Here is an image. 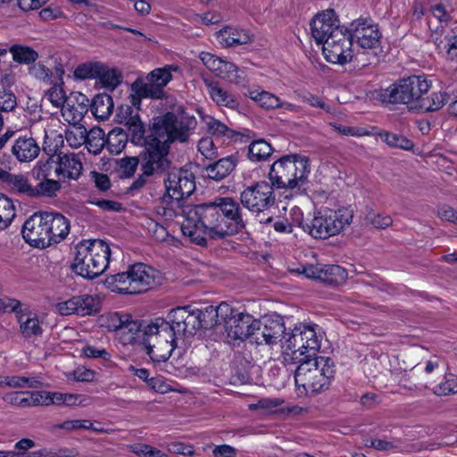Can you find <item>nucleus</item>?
<instances>
[{
  "label": "nucleus",
  "instance_id": "obj_48",
  "mask_svg": "<svg viewBox=\"0 0 457 457\" xmlns=\"http://www.w3.org/2000/svg\"><path fill=\"white\" fill-rule=\"evenodd\" d=\"M30 391H12L4 395L3 401L17 408L32 407L30 400Z\"/></svg>",
  "mask_w": 457,
  "mask_h": 457
},
{
  "label": "nucleus",
  "instance_id": "obj_52",
  "mask_svg": "<svg viewBox=\"0 0 457 457\" xmlns=\"http://www.w3.org/2000/svg\"><path fill=\"white\" fill-rule=\"evenodd\" d=\"M15 217V207L12 202L0 194V229L5 228Z\"/></svg>",
  "mask_w": 457,
  "mask_h": 457
},
{
  "label": "nucleus",
  "instance_id": "obj_33",
  "mask_svg": "<svg viewBox=\"0 0 457 457\" xmlns=\"http://www.w3.org/2000/svg\"><path fill=\"white\" fill-rule=\"evenodd\" d=\"M245 96L266 110H274L279 104V97L273 93L253 87L245 93Z\"/></svg>",
  "mask_w": 457,
  "mask_h": 457
},
{
  "label": "nucleus",
  "instance_id": "obj_62",
  "mask_svg": "<svg viewBox=\"0 0 457 457\" xmlns=\"http://www.w3.org/2000/svg\"><path fill=\"white\" fill-rule=\"evenodd\" d=\"M53 395L51 391H30L32 407L53 405Z\"/></svg>",
  "mask_w": 457,
  "mask_h": 457
},
{
  "label": "nucleus",
  "instance_id": "obj_26",
  "mask_svg": "<svg viewBox=\"0 0 457 457\" xmlns=\"http://www.w3.org/2000/svg\"><path fill=\"white\" fill-rule=\"evenodd\" d=\"M253 39V35L247 29L235 27H226L217 33V40L225 47L246 45Z\"/></svg>",
  "mask_w": 457,
  "mask_h": 457
},
{
  "label": "nucleus",
  "instance_id": "obj_53",
  "mask_svg": "<svg viewBox=\"0 0 457 457\" xmlns=\"http://www.w3.org/2000/svg\"><path fill=\"white\" fill-rule=\"evenodd\" d=\"M208 132L217 137L232 138L234 131L227 127L224 123L212 117L205 121Z\"/></svg>",
  "mask_w": 457,
  "mask_h": 457
},
{
  "label": "nucleus",
  "instance_id": "obj_17",
  "mask_svg": "<svg viewBox=\"0 0 457 457\" xmlns=\"http://www.w3.org/2000/svg\"><path fill=\"white\" fill-rule=\"evenodd\" d=\"M46 218L45 212H36L23 224L22 237L31 246L46 248L49 246V235L47 234Z\"/></svg>",
  "mask_w": 457,
  "mask_h": 457
},
{
  "label": "nucleus",
  "instance_id": "obj_23",
  "mask_svg": "<svg viewBox=\"0 0 457 457\" xmlns=\"http://www.w3.org/2000/svg\"><path fill=\"white\" fill-rule=\"evenodd\" d=\"M55 175L77 180L82 172L83 165L79 155L75 154H58L55 156Z\"/></svg>",
  "mask_w": 457,
  "mask_h": 457
},
{
  "label": "nucleus",
  "instance_id": "obj_12",
  "mask_svg": "<svg viewBox=\"0 0 457 457\" xmlns=\"http://www.w3.org/2000/svg\"><path fill=\"white\" fill-rule=\"evenodd\" d=\"M324 58L330 63L345 64L353 60V37L345 28L336 30L329 39L322 45Z\"/></svg>",
  "mask_w": 457,
  "mask_h": 457
},
{
  "label": "nucleus",
  "instance_id": "obj_29",
  "mask_svg": "<svg viewBox=\"0 0 457 457\" xmlns=\"http://www.w3.org/2000/svg\"><path fill=\"white\" fill-rule=\"evenodd\" d=\"M405 79L399 80L386 89L380 95L384 103L409 104L411 109V101Z\"/></svg>",
  "mask_w": 457,
  "mask_h": 457
},
{
  "label": "nucleus",
  "instance_id": "obj_19",
  "mask_svg": "<svg viewBox=\"0 0 457 457\" xmlns=\"http://www.w3.org/2000/svg\"><path fill=\"white\" fill-rule=\"evenodd\" d=\"M200 59L208 70L220 79L236 85L244 83V71H240L234 63L204 52L200 54Z\"/></svg>",
  "mask_w": 457,
  "mask_h": 457
},
{
  "label": "nucleus",
  "instance_id": "obj_57",
  "mask_svg": "<svg viewBox=\"0 0 457 457\" xmlns=\"http://www.w3.org/2000/svg\"><path fill=\"white\" fill-rule=\"evenodd\" d=\"M370 445L378 451H386L389 453L402 452V445L400 440H386L382 438H375L371 440Z\"/></svg>",
  "mask_w": 457,
  "mask_h": 457
},
{
  "label": "nucleus",
  "instance_id": "obj_1",
  "mask_svg": "<svg viewBox=\"0 0 457 457\" xmlns=\"http://www.w3.org/2000/svg\"><path fill=\"white\" fill-rule=\"evenodd\" d=\"M200 321V329L211 331L208 335L214 340L226 337L228 340L249 338L258 345H275L284 332V323L279 318L268 319L262 325L253 316L233 309L228 303H221L204 310H195Z\"/></svg>",
  "mask_w": 457,
  "mask_h": 457
},
{
  "label": "nucleus",
  "instance_id": "obj_60",
  "mask_svg": "<svg viewBox=\"0 0 457 457\" xmlns=\"http://www.w3.org/2000/svg\"><path fill=\"white\" fill-rule=\"evenodd\" d=\"M148 386L156 393L167 394L169 392L184 393L183 389L172 388L167 381L162 377L151 378L147 380Z\"/></svg>",
  "mask_w": 457,
  "mask_h": 457
},
{
  "label": "nucleus",
  "instance_id": "obj_4",
  "mask_svg": "<svg viewBox=\"0 0 457 457\" xmlns=\"http://www.w3.org/2000/svg\"><path fill=\"white\" fill-rule=\"evenodd\" d=\"M322 329L314 323H298L278 338L275 345L279 344L286 362L303 361L315 356L321 347L323 340Z\"/></svg>",
  "mask_w": 457,
  "mask_h": 457
},
{
  "label": "nucleus",
  "instance_id": "obj_14",
  "mask_svg": "<svg viewBox=\"0 0 457 457\" xmlns=\"http://www.w3.org/2000/svg\"><path fill=\"white\" fill-rule=\"evenodd\" d=\"M177 70L178 67L173 65L155 69L148 75L150 84L134 83L132 85V90L135 91L136 95L132 96V104H138L140 97H158V93L154 90V87H165L171 80V71Z\"/></svg>",
  "mask_w": 457,
  "mask_h": 457
},
{
  "label": "nucleus",
  "instance_id": "obj_40",
  "mask_svg": "<svg viewBox=\"0 0 457 457\" xmlns=\"http://www.w3.org/2000/svg\"><path fill=\"white\" fill-rule=\"evenodd\" d=\"M104 132L100 128H93L88 132L87 131L86 136V147L89 153L94 154H99L105 145Z\"/></svg>",
  "mask_w": 457,
  "mask_h": 457
},
{
  "label": "nucleus",
  "instance_id": "obj_61",
  "mask_svg": "<svg viewBox=\"0 0 457 457\" xmlns=\"http://www.w3.org/2000/svg\"><path fill=\"white\" fill-rule=\"evenodd\" d=\"M197 148L199 153L206 159L212 160L217 157V148L212 137H206L201 138L198 142Z\"/></svg>",
  "mask_w": 457,
  "mask_h": 457
},
{
  "label": "nucleus",
  "instance_id": "obj_30",
  "mask_svg": "<svg viewBox=\"0 0 457 457\" xmlns=\"http://www.w3.org/2000/svg\"><path fill=\"white\" fill-rule=\"evenodd\" d=\"M456 2L454 0H439L430 6L429 12L431 15L437 20L440 23V28H436L435 30H438L442 33L444 29H448L446 26L452 20V13L456 9ZM434 29H431V31Z\"/></svg>",
  "mask_w": 457,
  "mask_h": 457
},
{
  "label": "nucleus",
  "instance_id": "obj_18",
  "mask_svg": "<svg viewBox=\"0 0 457 457\" xmlns=\"http://www.w3.org/2000/svg\"><path fill=\"white\" fill-rule=\"evenodd\" d=\"M169 151L170 146L165 142H159L154 138L141 163V170L144 174L153 176L165 170L170 163L167 158Z\"/></svg>",
  "mask_w": 457,
  "mask_h": 457
},
{
  "label": "nucleus",
  "instance_id": "obj_7",
  "mask_svg": "<svg viewBox=\"0 0 457 457\" xmlns=\"http://www.w3.org/2000/svg\"><path fill=\"white\" fill-rule=\"evenodd\" d=\"M162 275L155 269L144 263H136L127 271L106 278V285L113 292L141 294L161 282Z\"/></svg>",
  "mask_w": 457,
  "mask_h": 457
},
{
  "label": "nucleus",
  "instance_id": "obj_35",
  "mask_svg": "<svg viewBox=\"0 0 457 457\" xmlns=\"http://www.w3.org/2000/svg\"><path fill=\"white\" fill-rule=\"evenodd\" d=\"M92 114L100 120H107L113 110V101L111 96L106 94L96 95L91 103Z\"/></svg>",
  "mask_w": 457,
  "mask_h": 457
},
{
  "label": "nucleus",
  "instance_id": "obj_44",
  "mask_svg": "<svg viewBox=\"0 0 457 457\" xmlns=\"http://www.w3.org/2000/svg\"><path fill=\"white\" fill-rule=\"evenodd\" d=\"M6 386L37 389L43 386V381L39 377L6 376Z\"/></svg>",
  "mask_w": 457,
  "mask_h": 457
},
{
  "label": "nucleus",
  "instance_id": "obj_43",
  "mask_svg": "<svg viewBox=\"0 0 457 457\" xmlns=\"http://www.w3.org/2000/svg\"><path fill=\"white\" fill-rule=\"evenodd\" d=\"M61 189L59 181L53 179H42V180L33 187L32 197H54Z\"/></svg>",
  "mask_w": 457,
  "mask_h": 457
},
{
  "label": "nucleus",
  "instance_id": "obj_16",
  "mask_svg": "<svg viewBox=\"0 0 457 457\" xmlns=\"http://www.w3.org/2000/svg\"><path fill=\"white\" fill-rule=\"evenodd\" d=\"M54 309L56 312L63 316L71 314L91 315L98 311L99 300L96 295L83 294L57 302Z\"/></svg>",
  "mask_w": 457,
  "mask_h": 457
},
{
  "label": "nucleus",
  "instance_id": "obj_54",
  "mask_svg": "<svg viewBox=\"0 0 457 457\" xmlns=\"http://www.w3.org/2000/svg\"><path fill=\"white\" fill-rule=\"evenodd\" d=\"M129 314L128 313L120 312L109 313L103 317V320H104V326H105L109 330L116 331L119 334L124 322L129 320Z\"/></svg>",
  "mask_w": 457,
  "mask_h": 457
},
{
  "label": "nucleus",
  "instance_id": "obj_41",
  "mask_svg": "<svg viewBox=\"0 0 457 457\" xmlns=\"http://www.w3.org/2000/svg\"><path fill=\"white\" fill-rule=\"evenodd\" d=\"M100 83L108 90H114L121 82V75L118 70L114 68H108L102 63V69L97 75Z\"/></svg>",
  "mask_w": 457,
  "mask_h": 457
},
{
  "label": "nucleus",
  "instance_id": "obj_58",
  "mask_svg": "<svg viewBox=\"0 0 457 457\" xmlns=\"http://www.w3.org/2000/svg\"><path fill=\"white\" fill-rule=\"evenodd\" d=\"M131 451L139 457H169L167 453L145 444L134 445Z\"/></svg>",
  "mask_w": 457,
  "mask_h": 457
},
{
  "label": "nucleus",
  "instance_id": "obj_59",
  "mask_svg": "<svg viewBox=\"0 0 457 457\" xmlns=\"http://www.w3.org/2000/svg\"><path fill=\"white\" fill-rule=\"evenodd\" d=\"M434 393L437 395H448L457 393V377L450 375L445 380L438 384L434 388Z\"/></svg>",
  "mask_w": 457,
  "mask_h": 457
},
{
  "label": "nucleus",
  "instance_id": "obj_45",
  "mask_svg": "<svg viewBox=\"0 0 457 457\" xmlns=\"http://www.w3.org/2000/svg\"><path fill=\"white\" fill-rule=\"evenodd\" d=\"M7 186L15 193L29 197H32L33 195V186L29 182L28 178L22 174H12V176L9 177Z\"/></svg>",
  "mask_w": 457,
  "mask_h": 457
},
{
  "label": "nucleus",
  "instance_id": "obj_34",
  "mask_svg": "<svg viewBox=\"0 0 457 457\" xmlns=\"http://www.w3.org/2000/svg\"><path fill=\"white\" fill-rule=\"evenodd\" d=\"M408 91L411 101V105L418 104L420 99L427 94L431 87V83L425 76H411L405 79Z\"/></svg>",
  "mask_w": 457,
  "mask_h": 457
},
{
  "label": "nucleus",
  "instance_id": "obj_13",
  "mask_svg": "<svg viewBox=\"0 0 457 457\" xmlns=\"http://www.w3.org/2000/svg\"><path fill=\"white\" fill-rule=\"evenodd\" d=\"M271 183L259 181L246 187L241 193L242 204L253 212H262L275 204V194Z\"/></svg>",
  "mask_w": 457,
  "mask_h": 457
},
{
  "label": "nucleus",
  "instance_id": "obj_27",
  "mask_svg": "<svg viewBox=\"0 0 457 457\" xmlns=\"http://www.w3.org/2000/svg\"><path fill=\"white\" fill-rule=\"evenodd\" d=\"M205 86L209 96L217 105L233 110L238 108L239 102L236 96L223 88L218 82L205 80Z\"/></svg>",
  "mask_w": 457,
  "mask_h": 457
},
{
  "label": "nucleus",
  "instance_id": "obj_32",
  "mask_svg": "<svg viewBox=\"0 0 457 457\" xmlns=\"http://www.w3.org/2000/svg\"><path fill=\"white\" fill-rule=\"evenodd\" d=\"M449 96L445 92H433L420 99L418 104L411 105V110L419 112H436L440 110L448 101Z\"/></svg>",
  "mask_w": 457,
  "mask_h": 457
},
{
  "label": "nucleus",
  "instance_id": "obj_24",
  "mask_svg": "<svg viewBox=\"0 0 457 457\" xmlns=\"http://www.w3.org/2000/svg\"><path fill=\"white\" fill-rule=\"evenodd\" d=\"M46 218L49 245L60 243L70 232V222L67 218L58 212H45Z\"/></svg>",
  "mask_w": 457,
  "mask_h": 457
},
{
  "label": "nucleus",
  "instance_id": "obj_46",
  "mask_svg": "<svg viewBox=\"0 0 457 457\" xmlns=\"http://www.w3.org/2000/svg\"><path fill=\"white\" fill-rule=\"evenodd\" d=\"M123 121L128 127L129 131L131 133L133 142L137 145L145 143V127L137 115H129V117H125Z\"/></svg>",
  "mask_w": 457,
  "mask_h": 457
},
{
  "label": "nucleus",
  "instance_id": "obj_49",
  "mask_svg": "<svg viewBox=\"0 0 457 457\" xmlns=\"http://www.w3.org/2000/svg\"><path fill=\"white\" fill-rule=\"evenodd\" d=\"M87 129L81 124L71 125L65 130V139L72 148H79L86 142Z\"/></svg>",
  "mask_w": 457,
  "mask_h": 457
},
{
  "label": "nucleus",
  "instance_id": "obj_2",
  "mask_svg": "<svg viewBox=\"0 0 457 457\" xmlns=\"http://www.w3.org/2000/svg\"><path fill=\"white\" fill-rule=\"evenodd\" d=\"M182 212V234L200 245H205L208 238L220 239L244 227L239 204L230 197L214 204L187 206Z\"/></svg>",
  "mask_w": 457,
  "mask_h": 457
},
{
  "label": "nucleus",
  "instance_id": "obj_6",
  "mask_svg": "<svg viewBox=\"0 0 457 457\" xmlns=\"http://www.w3.org/2000/svg\"><path fill=\"white\" fill-rule=\"evenodd\" d=\"M112 251L109 244L101 239H88L76 245L72 270L87 279L103 274L107 269Z\"/></svg>",
  "mask_w": 457,
  "mask_h": 457
},
{
  "label": "nucleus",
  "instance_id": "obj_22",
  "mask_svg": "<svg viewBox=\"0 0 457 457\" xmlns=\"http://www.w3.org/2000/svg\"><path fill=\"white\" fill-rule=\"evenodd\" d=\"M89 100L80 92L72 93L61 108L62 116L70 125H79L88 110Z\"/></svg>",
  "mask_w": 457,
  "mask_h": 457
},
{
  "label": "nucleus",
  "instance_id": "obj_8",
  "mask_svg": "<svg viewBox=\"0 0 457 457\" xmlns=\"http://www.w3.org/2000/svg\"><path fill=\"white\" fill-rule=\"evenodd\" d=\"M310 173L309 159L301 154H287L275 161L268 174L270 182L277 188H299Z\"/></svg>",
  "mask_w": 457,
  "mask_h": 457
},
{
  "label": "nucleus",
  "instance_id": "obj_5",
  "mask_svg": "<svg viewBox=\"0 0 457 457\" xmlns=\"http://www.w3.org/2000/svg\"><path fill=\"white\" fill-rule=\"evenodd\" d=\"M335 376L334 361L324 356L301 361L295 372L298 395H316L328 390Z\"/></svg>",
  "mask_w": 457,
  "mask_h": 457
},
{
  "label": "nucleus",
  "instance_id": "obj_3",
  "mask_svg": "<svg viewBox=\"0 0 457 457\" xmlns=\"http://www.w3.org/2000/svg\"><path fill=\"white\" fill-rule=\"evenodd\" d=\"M199 331L196 311L178 307L169 312L168 320L158 318L144 328L143 345L154 362L166 361L176 347H187Z\"/></svg>",
  "mask_w": 457,
  "mask_h": 457
},
{
  "label": "nucleus",
  "instance_id": "obj_39",
  "mask_svg": "<svg viewBox=\"0 0 457 457\" xmlns=\"http://www.w3.org/2000/svg\"><path fill=\"white\" fill-rule=\"evenodd\" d=\"M271 145L263 139L253 141L248 146V158L252 162H263L272 154Z\"/></svg>",
  "mask_w": 457,
  "mask_h": 457
},
{
  "label": "nucleus",
  "instance_id": "obj_64",
  "mask_svg": "<svg viewBox=\"0 0 457 457\" xmlns=\"http://www.w3.org/2000/svg\"><path fill=\"white\" fill-rule=\"evenodd\" d=\"M366 220L369 224L372 225L376 228H386L389 227L393 220L390 216L383 213L370 212L366 216Z\"/></svg>",
  "mask_w": 457,
  "mask_h": 457
},
{
  "label": "nucleus",
  "instance_id": "obj_47",
  "mask_svg": "<svg viewBox=\"0 0 457 457\" xmlns=\"http://www.w3.org/2000/svg\"><path fill=\"white\" fill-rule=\"evenodd\" d=\"M62 84L63 82L54 84L44 94V99L57 109H61L69 98L63 90Z\"/></svg>",
  "mask_w": 457,
  "mask_h": 457
},
{
  "label": "nucleus",
  "instance_id": "obj_36",
  "mask_svg": "<svg viewBox=\"0 0 457 457\" xmlns=\"http://www.w3.org/2000/svg\"><path fill=\"white\" fill-rule=\"evenodd\" d=\"M141 334L144 336V330H141V324L137 320H134L129 315V320L124 322L120 333L119 337L123 345H133L140 338Z\"/></svg>",
  "mask_w": 457,
  "mask_h": 457
},
{
  "label": "nucleus",
  "instance_id": "obj_21",
  "mask_svg": "<svg viewBox=\"0 0 457 457\" xmlns=\"http://www.w3.org/2000/svg\"><path fill=\"white\" fill-rule=\"evenodd\" d=\"M311 31L312 37L318 45H323L329 39L336 30H342L345 27L340 26L339 21L334 10L328 9L312 20Z\"/></svg>",
  "mask_w": 457,
  "mask_h": 457
},
{
  "label": "nucleus",
  "instance_id": "obj_28",
  "mask_svg": "<svg viewBox=\"0 0 457 457\" xmlns=\"http://www.w3.org/2000/svg\"><path fill=\"white\" fill-rule=\"evenodd\" d=\"M40 148L32 137H20L12 148V154L19 162H29L39 154Z\"/></svg>",
  "mask_w": 457,
  "mask_h": 457
},
{
  "label": "nucleus",
  "instance_id": "obj_38",
  "mask_svg": "<svg viewBox=\"0 0 457 457\" xmlns=\"http://www.w3.org/2000/svg\"><path fill=\"white\" fill-rule=\"evenodd\" d=\"M53 405L57 406H86L88 404V397L81 394L54 392Z\"/></svg>",
  "mask_w": 457,
  "mask_h": 457
},
{
  "label": "nucleus",
  "instance_id": "obj_15",
  "mask_svg": "<svg viewBox=\"0 0 457 457\" xmlns=\"http://www.w3.org/2000/svg\"><path fill=\"white\" fill-rule=\"evenodd\" d=\"M295 271L303 274L307 278L319 280L328 285H341L347 278L346 270L338 265L333 264L302 265Z\"/></svg>",
  "mask_w": 457,
  "mask_h": 457
},
{
  "label": "nucleus",
  "instance_id": "obj_31",
  "mask_svg": "<svg viewBox=\"0 0 457 457\" xmlns=\"http://www.w3.org/2000/svg\"><path fill=\"white\" fill-rule=\"evenodd\" d=\"M237 158L233 155L221 158L205 169L206 176L213 180L220 181L229 175L235 169Z\"/></svg>",
  "mask_w": 457,
  "mask_h": 457
},
{
  "label": "nucleus",
  "instance_id": "obj_63",
  "mask_svg": "<svg viewBox=\"0 0 457 457\" xmlns=\"http://www.w3.org/2000/svg\"><path fill=\"white\" fill-rule=\"evenodd\" d=\"M81 354L85 358L102 359L104 361H109L111 358V354L104 348H99L91 345H85L81 349Z\"/></svg>",
  "mask_w": 457,
  "mask_h": 457
},
{
  "label": "nucleus",
  "instance_id": "obj_50",
  "mask_svg": "<svg viewBox=\"0 0 457 457\" xmlns=\"http://www.w3.org/2000/svg\"><path fill=\"white\" fill-rule=\"evenodd\" d=\"M102 63L98 62H88L79 64L73 71L76 79L84 80L97 78Z\"/></svg>",
  "mask_w": 457,
  "mask_h": 457
},
{
  "label": "nucleus",
  "instance_id": "obj_42",
  "mask_svg": "<svg viewBox=\"0 0 457 457\" xmlns=\"http://www.w3.org/2000/svg\"><path fill=\"white\" fill-rule=\"evenodd\" d=\"M12 60L19 63L29 64L38 58V54L30 46L13 45L10 47Z\"/></svg>",
  "mask_w": 457,
  "mask_h": 457
},
{
  "label": "nucleus",
  "instance_id": "obj_56",
  "mask_svg": "<svg viewBox=\"0 0 457 457\" xmlns=\"http://www.w3.org/2000/svg\"><path fill=\"white\" fill-rule=\"evenodd\" d=\"M137 157H124L119 162V172L121 178H131L138 166Z\"/></svg>",
  "mask_w": 457,
  "mask_h": 457
},
{
  "label": "nucleus",
  "instance_id": "obj_9",
  "mask_svg": "<svg viewBox=\"0 0 457 457\" xmlns=\"http://www.w3.org/2000/svg\"><path fill=\"white\" fill-rule=\"evenodd\" d=\"M196 124L194 115L179 108L158 118L153 124L152 135L155 140L165 142L169 146L176 141L185 143L196 128Z\"/></svg>",
  "mask_w": 457,
  "mask_h": 457
},
{
  "label": "nucleus",
  "instance_id": "obj_10",
  "mask_svg": "<svg viewBox=\"0 0 457 457\" xmlns=\"http://www.w3.org/2000/svg\"><path fill=\"white\" fill-rule=\"evenodd\" d=\"M353 218V211L350 208L321 209L313 212L312 219L305 223L303 231L314 238L326 239L343 231L352 223Z\"/></svg>",
  "mask_w": 457,
  "mask_h": 457
},
{
  "label": "nucleus",
  "instance_id": "obj_25",
  "mask_svg": "<svg viewBox=\"0 0 457 457\" xmlns=\"http://www.w3.org/2000/svg\"><path fill=\"white\" fill-rule=\"evenodd\" d=\"M431 37L438 51H445L448 61L457 63V33L454 29H444L442 33L433 30Z\"/></svg>",
  "mask_w": 457,
  "mask_h": 457
},
{
  "label": "nucleus",
  "instance_id": "obj_20",
  "mask_svg": "<svg viewBox=\"0 0 457 457\" xmlns=\"http://www.w3.org/2000/svg\"><path fill=\"white\" fill-rule=\"evenodd\" d=\"M353 41L363 50L377 49L380 46L381 32L370 19L359 18L353 22Z\"/></svg>",
  "mask_w": 457,
  "mask_h": 457
},
{
  "label": "nucleus",
  "instance_id": "obj_37",
  "mask_svg": "<svg viewBox=\"0 0 457 457\" xmlns=\"http://www.w3.org/2000/svg\"><path fill=\"white\" fill-rule=\"evenodd\" d=\"M18 319L20 329L24 337L29 338L41 335L42 328L35 313H21Z\"/></svg>",
  "mask_w": 457,
  "mask_h": 457
},
{
  "label": "nucleus",
  "instance_id": "obj_11",
  "mask_svg": "<svg viewBox=\"0 0 457 457\" xmlns=\"http://www.w3.org/2000/svg\"><path fill=\"white\" fill-rule=\"evenodd\" d=\"M166 195L163 203L170 204L171 209L179 207V201L189 196L195 189L193 172L183 169H173L165 180Z\"/></svg>",
  "mask_w": 457,
  "mask_h": 457
},
{
  "label": "nucleus",
  "instance_id": "obj_51",
  "mask_svg": "<svg viewBox=\"0 0 457 457\" xmlns=\"http://www.w3.org/2000/svg\"><path fill=\"white\" fill-rule=\"evenodd\" d=\"M127 142V136L121 130L113 129L109 132L105 145L112 154H118L125 147Z\"/></svg>",
  "mask_w": 457,
  "mask_h": 457
},
{
  "label": "nucleus",
  "instance_id": "obj_55",
  "mask_svg": "<svg viewBox=\"0 0 457 457\" xmlns=\"http://www.w3.org/2000/svg\"><path fill=\"white\" fill-rule=\"evenodd\" d=\"M381 137L390 146L404 150H410L413 146V143L407 137L395 133L385 132L381 134Z\"/></svg>",
  "mask_w": 457,
  "mask_h": 457
}]
</instances>
